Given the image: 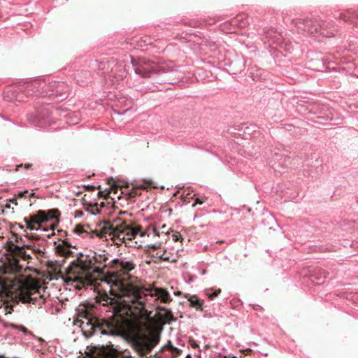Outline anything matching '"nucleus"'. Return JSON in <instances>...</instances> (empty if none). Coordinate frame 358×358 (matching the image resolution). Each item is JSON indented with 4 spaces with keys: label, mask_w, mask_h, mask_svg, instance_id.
Listing matches in <instances>:
<instances>
[{
    "label": "nucleus",
    "mask_w": 358,
    "mask_h": 358,
    "mask_svg": "<svg viewBox=\"0 0 358 358\" xmlns=\"http://www.w3.org/2000/svg\"><path fill=\"white\" fill-rule=\"evenodd\" d=\"M122 292L125 297L124 302L131 303L128 306L131 308H134L138 311H142L145 308L148 297H155L156 300H159L164 303H168L172 301L169 292L160 287L146 288L130 285Z\"/></svg>",
    "instance_id": "f257e3e1"
},
{
    "label": "nucleus",
    "mask_w": 358,
    "mask_h": 358,
    "mask_svg": "<svg viewBox=\"0 0 358 358\" xmlns=\"http://www.w3.org/2000/svg\"><path fill=\"white\" fill-rule=\"evenodd\" d=\"M79 316L83 318L80 321V327L86 338L97 334L112 337L122 336L117 323L98 318L87 310L80 312Z\"/></svg>",
    "instance_id": "f03ea898"
},
{
    "label": "nucleus",
    "mask_w": 358,
    "mask_h": 358,
    "mask_svg": "<svg viewBox=\"0 0 358 358\" xmlns=\"http://www.w3.org/2000/svg\"><path fill=\"white\" fill-rule=\"evenodd\" d=\"M41 289H43L41 287H23L20 289L17 297L18 301L23 303L32 304L35 307L40 308L45 303V299L41 292Z\"/></svg>",
    "instance_id": "7ed1b4c3"
},
{
    "label": "nucleus",
    "mask_w": 358,
    "mask_h": 358,
    "mask_svg": "<svg viewBox=\"0 0 358 358\" xmlns=\"http://www.w3.org/2000/svg\"><path fill=\"white\" fill-rule=\"evenodd\" d=\"M159 71H164V67L152 61H147L145 59H141L138 64L135 68V72L144 78L150 77L151 73Z\"/></svg>",
    "instance_id": "20e7f679"
},
{
    "label": "nucleus",
    "mask_w": 358,
    "mask_h": 358,
    "mask_svg": "<svg viewBox=\"0 0 358 358\" xmlns=\"http://www.w3.org/2000/svg\"><path fill=\"white\" fill-rule=\"evenodd\" d=\"M157 343L158 339L155 338L145 340H136L133 343V348L136 352L143 357L150 352Z\"/></svg>",
    "instance_id": "39448f33"
},
{
    "label": "nucleus",
    "mask_w": 358,
    "mask_h": 358,
    "mask_svg": "<svg viewBox=\"0 0 358 358\" xmlns=\"http://www.w3.org/2000/svg\"><path fill=\"white\" fill-rule=\"evenodd\" d=\"M292 24H293L298 29L306 31L310 34H315L317 28L315 27L316 24V20L310 18H296L292 20Z\"/></svg>",
    "instance_id": "423d86ee"
},
{
    "label": "nucleus",
    "mask_w": 358,
    "mask_h": 358,
    "mask_svg": "<svg viewBox=\"0 0 358 358\" xmlns=\"http://www.w3.org/2000/svg\"><path fill=\"white\" fill-rule=\"evenodd\" d=\"M134 266L131 261L115 259L113 262V268L117 273L122 275V280H125V276L134 268Z\"/></svg>",
    "instance_id": "0eeeda50"
},
{
    "label": "nucleus",
    "mask_w": 358,
    "mask_h": 358,
    "mask_svg": "<svg viewBox=\"0 0 358 358\" xmlns=\"http://www.w3.org/2000/svg\"><path fill=\"white\" fill-rule=\"evenodd\" d=\"M120 231L122 234L118 239L120 240H132L136 238L137 235H140V236L143 237L145 236V233L144 231H141L138 229L134 228L130 225L126 224L124 223H122L120 224Z\"/></svg>",
    "instance_id": "6e6552de"
},
{
    "label": "nucleus",
    "mask_w": 358,
    "mask_h": 358,
    "mask_svg": "<svg viewBox=\"0 0 358 358\" xmlns=\"http://www.w3.org/2000/svg\"><path fill=\"white\" fill-rule=\"evenodd\" d=\"M28 218V222L37 224L41 227L43 222H47L56 218L52 211L45 212L44 210H38L36 214L31 215Z\"/></svg>",
    "instance_id": "1a4fd4ad"
},
{
    "label": "nucleus",
    "mask_w": 358,
    "mask_h": 358,
    "mask_svg": "<svg viewBox=\"0 0 358 358\" xmlns=\"http://www.w3.org/2000/svg\"><path fill=\"white\" fill-rule=\"evenodd\" d=\"M181 352V350L171 344L163 347L160 351L155 354V358H174Z\"/></svg>",
    "instance_id": "9d476101"
},
{
    "label": "nucleus",
    "mask_w": 358,
    "mask_h": 358,
    "mask_svg": "<svg viewBox=\"0 0 358 358\" xmlns=\"http://www.w3.org/2000/svg\"><path fill=\"white\" fill-rule=\"evenodd\" d=\"M315 26L320 27V34L324 37H332L334 36V30L331 29L332 24L325 21H318L316 20Z\"/></svg>",
    "instance_id": "9b49d317"
},
{
    "label": "nucleus",
    "mask_w": 358,
    "mask_h": 358,
    "mask_svg": "<svg viewBox=\"0 0 358 358\" xmlns=\"http://www.w3.org/2000/svg\"><path fill=\"white\" fill-rule=\"evenodd\" d=\"M103 231L110 236L120 238L122 234L120 231V224L114 225L110 222H105L103 227Z\"/></svg>",
    "instance_id": "f8f14e48"
},
{
    "label": "nucleus",
    "mask_w": 358,
    "mask_h": 358,
    "mask_svg": "<svg viewBox=\"0 0 358 358\" xmlns=\"http://www.w3.org/2000/svg\"><path fill=\"white\" fill-rule=\"evenodd\" d=\"M31 248V244H27V245H25V244H23L22 245H14V250H13V252L15 253V255L22 259L23 260H29L30 259H31V256L29 253H27L25 250H24V248Z\"/></svg>",
    "instance_id": "ddd939ff"
},
{
    "label": "nucleus",
    "mask_w": 358,
    "mask_h": 358,
    "mask_svg": "<svg viewBox=\"0 0 358 358\" xmlns=\"http://www.w3.org/2000/svg\"><path fill=\"white\" fill-rule=\"evenodd\" d=\"M131 45L136 47V45L139 47H143L144 45H147L148 44L152 43V38L148 36H144L141 37L135 36L131 39L129 42Z\"/></svg>",
    "instance_id": "4468645a"
},
{
    "label": "nucleus",
    "mask_w": 358,
    "mask_h": 358,
    "mask_svg": "<svg viewBox=\"0 0 358 358\" xmlns=\"http://www.w3.org/2000/svg\"><path fill=\"white\" fill-rule=\"evenodd\" d=\"M340 19L343 20L346 22H350L355 24V18H358V14H356L353 11H346L340 14Z\"/></svg>",
    "instance_id": "2eb2a0df"
},
{
    "label": "nucleus",
    "mask_w": 358,
    "mask_h": 358,
    "mask_svg": "<svg viewBox=\"0 0 358 358\" xmlns=\"http://www.w3.org/2000/svg\"><path fill=\"white\" fill-rule=\"evenodd\" d=\"M187 299L192 307L195 308L197 310H202L203 302L196 295L189 296Z\"/></svg>",
    "instance_id": "dca6fc26"
},
{
    "label": "nucleus",
    "mask_w": 358,
    "mask_h": 358,
    "mask_svg": "<svg viewBox=\"0 0 358 358\" xmlns=\"http://www.w3.org/2000/svg\"><path fill=\"white\" fill-rule=\"evenodd\" d=\"M20 91H3V97L8 101H13L15 96H17V92Z\"/></svg>",
    "instance_id": "f3484780"
},
{
    "label": "nucleus",
    "mask_w": 358,
    "mask_h": 358,
    "mask_svg": "<svg viewBox=\"0 0 358 358\" xmlns=\"http://www.w3.org/2000/svg\"><path fill=\"white\" fill-rule=\"evenodd\" d=\"M220 289L213 291L212 289H209L205 290V294L208 299H213V298L217 296L220 293Z\"/></svg>",
    "instance_id": "a211bd4d"
},
{
    "label": "nucleus",
    "mask_w": 358,
    "mask_h": 358,
    "mask_svg": "<svg viewBox=\"0 0 358 358\" xmlns=\"http://www.w3.org/2000/svg\"><path fill=\"white\" fill-rule=\"evenodd\" d=\"M24 221L26 223V228L27 229H29L31 231H34V230L38 231V230L41 229V227H36L35 224L28 222L27 217H24Z\"/></svg>",
    "instance_id": "6ab92c4d"
},
{
    "label": "nucleus",
    "mask_w": 358,
    "mask_h": 358,
    "mask_svg": "<svg viewBox=\"0 0 358 358\" xmlns=\"http://www.w3.org/2000/svg\"><path fill=\"white\" fill-rule=\"evenodd\" d=\"M57 252L62 255H67L69 252H70V250L67 248H65L64 246H62V245H58L57 247Z\"/></svg>",
    "instance_id": "aec40b11"
},
{
    "label": "nucleus",
    "mask_w": 358,
    "mask_h": 358,
    "mask_svg": "<svg viewBox=\"0 0 358 358\" xmlns=\"http://www.w3.org/2000/svg\"><path fill=\"white\" fill-rule=\"evenodd\" d=\"M73 280V282H78L81 285H84L85 282L87 280V276H85V277L76 276Z\"/></svg>",
    "instance_id": "412c9836"
},
{
    "label": "nucleus",
    "mask_w": 358,
    "mask_h": 358,
    "mask_svg": "<svg viewBox=\"0 0 358 358\" xmlns=\"http://www.w3.org/2000/svg\"><path fill=\"white\" fill-rule=\"evenodd\" d=\"M30 249L32 250L33 252H34L35 253H36L38 255H40L41 256L43 255H44V249L41 248H37L35 246L34 244L31 245V248Z\"/></svg>",
    "instance_id": "4be33fe9"
},
{
    "label": "nucleus",
    "mask_w": 358,
    "mask_h": 358,
    "mask_svg": "<svg viewBox=\"0 0 358 358\" xmlns=\"http://www.w3.org/2000/svg\"><path fill=\"white\" fill-rule=\"evenodd\" d=\"M152 234L155 236H160L161 235L164 236H167V233L166 232H164V231H159L158 229H157L156 228H153L152 229Z\"/></svg>",
    "instance_id": "5701e85b"
},
{
    "label": "nucleus",
    "mask_w": 358,
    "mask_h": 358,
    "mask_svg": "<svg viewBox=\"0 0 358 358\" xmlns=\"http://www.w3.org/2000/svg\"><path fill=\"white\" fill-rule=\"evenodd\" d=\"M38 84L37 82H34L31 84V86H29V85H26V86H23V87L24 88H29V87H39L40 86H36V85ZM13 87H22V85L21 84H14L13 85Z\"/></svg>",
    "instance_id": "b1692460"
},
{
    "label": "nucleus",
    "mask_w": 358,
    "mask_h": 358,
    "mask_svg": "<svg viewBox=\"0 0 358 358\" xmlns=\"http://www.w3.org/2000/svg\"><path fill=\"white\" fill-rule=\"evenodd\" d=\"M172 238L174 241H178L182 240V236L178 232H176L172 234Z\"/></svg>",
    "instance_id": "393cba45"
},
{
    "label": "nucleus",
    "mask_w": 358,
    "mask_h": 358,
    "mask_svg": "<svg viewBox=\"0 0 358 358\" xmlns=\"http://www.w3.org/2000/svg\"><path fill=\"white\" fill-rule=\"evenodd\" d=\"M17 329L22 332H23L24 334H31V333L26 327L23 326H20L17 327Z\"/></svg>",
    "instance_id": "a878e982"
},
{
    "label": "nucleus",
    "mask_w": 358,
    "mask_h": 358,
    "mask_svg": "<svg viewBox=\"0 0 358 358\" xmlns=\"http://www.w3.org/2000/svg\"><path fill=\"white\" fill-rule=\"evenodd\" d=\"M161 245H162V242L159 241V242H155V243H152L148 246L152 249H157V248H160Z\"/></svg>",
    "instance_id": "bb28decb"
},
{
    "label": "nucleus",
    "mask_w": 358,
    "mask_h": 358,
    "mask_svg": "<svg viewBox=\"0 0 358 358\" xmlns=\"http://www.w3.org/2000/svg\"><path fill=\"white\" fill-rule=\"evenodd\" d=\"M156 255L162 260H169V257H164L163 254L159 255L158 252H157Z\"/></svg>",
    "instance_id": "cd10ccee"
},
{
    "label": "nucleus",
    "mask_w": 358,
    "mask_h": 358,
    "mask_svg": "<svg viewBox=\"0 0 358 358\" xmlns=\"http://www.w3.org/2000/svg\"><path fill=\"white\" fill-rule=\"evenodd\" d=\"M52 87H64L63 86H62V84L59 83H55L53 85H52Z\"/></svg>",
    "instance_id": "c85d7f7f"
},
{
    "label": "nucleus",
    "mask_w": 358,
    "mask_h": 358,
    "mask_svg": "<svg viewBox=\"0 0 358 358\" xmlns=\"http://www.w3.org/2000/svg\"><path fill=\"white\" fill-rule=\"evenodd\" d=\"M28 194V191H23V192H20L19 193V196L20 197H24V196H26V194Z\"/></svg>",
    "instance_id": "c756f323"
},
{
    "label": "nucleus",
    "mask_w": 358,
    "mask_h": 358,
    "mask_svg": "<svg viewBox=\"0 0 358 358\" xmlns=\"http://www.w3.org/2000/svg\"><path fill=\"white\" fill-rule=\"evenodd\" d=\"M314 27L317 28V31H315V34H313V35L317 36L320 34V27H317L316 26H314Z\"/></svg>",
    "instance_id": "7c9ffc66"
},
{
    "label": "nucleus",
    "mask_w": 358,
    "mask_h": 358,
    "mask_svg": "<svg viewBox=\"0 0 358 358\" xmlns=\"http://www.w3.org/2000/svg\"><path fill=\"white\" fill-rule=\"evenodd\" d=\"M110 292L111 294V295L114 296L115 297H117L118 296V294H116L113 289L112 288H110Z\"/></svg>",
    "instance_id": "2f4dec72"
},
{
    "label": "nucleus",
    "mask_w": 358,
    "mask_h": 358,
    "mask_svg": "<svg viewBox=\"0 0 358 358\" xmlns=\"http://www.w3.org/2000/svg\"><path fill=\"white\" fill-rule=\"evenodd\" d=\"M31 335H32V336H34V337H35V338H36V336H35L34 335H33V334H31ZM36 338H37L40 342H41V343L45 342V341H44L42 338L36 337Z\"/></svg>",
    "instance_id": "473e14b6"
},
{
    "label": "nucleus",
    "mask_w": 358,
    "mask_h": 358,
    "mask_svg": "<svg viewBox=\"0 0 358 358\" xmlns=\"http://www.w3.org/2000/svg\"><path fill=\"white\" fill-rule=\"evenodd\" d=\"M15 241L17 243L22 242V238L21 237L20 238L16 237Z\"/></svg>",
    "instance_id": "72a5a7b5"
},
{
    "label": "nucleus",
    "mask_w": 358,
    "mask_h": 358,
    "mask_svg": "<svg viewBox=\"0 0 358 358\" xmlns=\"http://www.w3.org/2000/svg\"><path fill=\"white\" fill-rule=\"evenodd\" d=\"M122 358H133V357L130 355H125L123 356Z\"/></svg>",
    "instance_id": "f704fd0d"
},
{
    "label": "nucleus",
    "mask_w": 358,
    "mask_h": 358,
    "mask_svg": "<svg viewBox=\"0 0 358 358\" xmlns=\"http://www.w3.org/2000/svg\"><path fill=\"white\" fill-rule=\"evenodd\" d=\"M87 188H89V189L90 188V189H95V187L87 185Z\"/></svg>",
    "instance_id": "c9c22d12"
},
{
    "label": "nucleus",
    "mask_w": 358,
    "mask_h": 358,
    "mask_svg": "<svg viewBox=\"0 0 358 358\" xmlns=\"http://www.w3.org/2000/svg\"><path fill=\"white\" fill-rule=\"evenodd\" d=\"M109 299V298H108L106 300H104L106 302H108V300ZM110 301H109V303H112V300L111 299H110Z\"/></svg>",
    "instance_id": "e433bc0d"
},
{
    "label": "nucleus",
    "mask_w": 358,
    "mask_h": 358,
    "mask_svg": "<svg viewBox=\"0 0 358 358\" xmlns=\"http://www.w3.org/2000/svg\"><path fill=\"white\" fill-rule=\"evenodd\" d=\"M165 228H166V225H163V226L162 227V229H163V230H165Z\"/></svg>",
    "instance_id": "4c0bfd02"
},
{
    "label": "nucleus",
    "mask_w": 358,
    "mask_h": 358,
    "mask_svg": "<svg viewBox=\"0 0 358 358\" xmlns=\"http://www.w3.org/2000/svg\"><path fill=\"white\" fill-rule=\"evenodd\" d=\"M165 228H166V225H163V226L162 227V229H163V230H165Z\"/></svg>",
    "instance_id": "58836bf2"
},
{
    "label": "nucleus",
    "mask_w": 358,
    "mask_h": 358,
    "mask_svg": "<svg viewBox=\"0 0 358 358\" xmlns=\"http://www.w3.org/2000/svg\"><path fill=\"white\" fill-rule=\"evenodd\" d=\"M196 203H199V204H201V201H199V199H196Z\"/></svg>",
    "instance_id": "ea45409f"
},
{
    "label": "nucleus",
    "mask_w": 358,
    "mask_h": 358,
    "mask_svg": "<svg viewBox=\"0 0 358 358\" xmlns=\"http://www.w3.org/2000/svg\"><path fill=\"white\" fill-rule=\"evenodd\" d=\"M99 194L100 196H102V195H103V192H99Z\"/></svg>",
    "instance_id": "a19ab883"
},
{
    "label": "nucleus",
    "mask_w": 358,
    "mask_h": 358,
    "mask_svg": "<svg viewBox=\"0 0 358 358\" xmlns=\"http://www.w3.org/2000/svg\"><path fill=\"white\" fill-rule=\"evenodd\" d=\"M193 347H194V348H196V347H198V345H197L196 344H194V345H193Z\"/></svg>",
    "instance_id": "79ce46f5"
},
{
    "label": "nucleus",
    "mask_w": 358,
    "mask_h": 358,
    "mask_svg": "<svg viewBox=\"0 0 358 358\" xmlns=\"http://www.w3.org/2000/svg\"><path fill=\"white\" fill-rule=\"evenodd\" d=\"M34 193H33V192L30 194V196H34Z\"/></svg>",
    "instance_id": "37998d69"
},
{
    "label": "nucleus",
    "mask_w": 358,
    "mask_h": 358,
    "mask_svg": "<svg viewBox=\"0 0 358 358\" xmlns=\"http://www.w3.org/2000/svg\"><path fill=\"white\" fill-rule=\"evenodd\" d=\"M205 348H206V349L208 348V345H206Z\"/></svg>",
    "instance_id": "c03bdc74"
},
{
    "label": "nucleus",
    "mask_w": 358,
    "mask_h": 358,
    "mask_svg": "<svg viewBox=\"0 0 358 358\" xmlns=\"http://www.w3.org/2000/svg\"><path fill=\"white\" fill-rule=\"evenodd\" d=\"M150 358H155V355H153V357H151Z\"/></svg>",
    "instance_id": "a18cd8bd"
},
{
    "label": "nucleus",
    "mask_w": 358,
    "mask_h": 358,
    "mask_svg": "<svg viewBox=\"0 0 358 358\" xmlns=\"http://www.w3.org/2000/svg\"><path fill=\"white\" fill-rule=\"evenodd\" d=\"M234 358H236V357H234Z\"/></svg>",
    "instance_id": "49530a36"
}]
</instances>
